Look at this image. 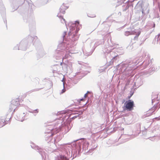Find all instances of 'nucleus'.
Wrapping results in <instances>:
<instances>
[{
    "label": "nucleus",
    "instance_id": "1",
    "mask_svg": "<svg viewBox=\"0 0 160 160\" xmlns=\"http://www.w3.org/2000/svg\"><path fill=\"white\" fill-rule=\"evenodd\" d=\"M134 106V101L131 100H129L126 102L124 105L123 107V110H127L131 111L133 109Z\"/></svg>",
    "mask_w": 160,
    "mask_h": 160
},
{
    "label": "nucleus",
    "instance_id": "2",
    "mask_svg": "<svg viewBox=\"0 0 160 160\" xmlns=\"http://www.w3.org/2000/svg\"><path fill=\"white\" fill-rule=\"evenodd\" d=\"M27 48L26 42L24 40L22 41L19 45L17 44L14 48V50L21 49L23 50H25Z\"/></svg>",
    "mask_w": 160,
    "mask_h": 160
},
{
    "label": "nucleus",
    "instance_id": "3",
    "mask_svg": "<svg viewBox=\"0 0 160 160\" xmlns=\"http://www.w3.org/2000/svg\"><path fill=\"white\" fill-rule=\"evenodd\" d=\"M60 48L59 46H58L57 49L55 50L54 54V57L56 58L57 60L56 61V62H58L59 63L60 62Z\"/></svg>",
    "mask_w": 160,
    "mask_h": 160
},
{
    "label": "nucleus",
    "instance_id": "4",
    "mask_svg": "<svg viewBox=\"0 0 160 160\" xmlns=\"http://www.w3.org/2000/svg\"><path fill=\"white\" fill-rule=\"evenodd\" d=\"M19 104L18 99H16L15 100H13L12 101V103L10 104V106L12 107L13 106L14 107L12 108V110H14V111L16 106H18Z\"/></svg>",
    "mask_w": 160,
    "mask_h": 160
},
{
    "label": "nucleus",
    "instance_id": "5",
    "mask_svg": "<svg viewBox=\"0 0 160 160\" xmlns=\"http://www.w3.org/2000/svg\"><path fill=\"white\" fill-rule=\"evenodd\" d=\"M49 131H47L45 132V133H48L49 134V135L48 136L49 137V140H48L47 138L46 139V140L47 141H48V140L50 141L52 139V136L53 135V134L52 133V131L53 130V128L52 127H50L48 128Z\"/></svg>",
    "mask_w": 160,
    "mask_h": 160
},
{
    "label": "nucleus",
    "instance_id": "6",
    "mask_svg": "<svg viewBox=\"0 0 160 160\" xmlns=\"http://www.w3.org/2000/svg\"><path fill=\"white\" fill-rule=\"evenodd\" d=\"M59 69L60 67L59 65H54L53 67V73L54 74L55 73H58V74H59ZM54 75H55V74Z\"/></svg>",
    "mask_w": 160,
    "mask_h": 160
},
{
    "label": "nucleus",
    "instance_id": "7",
    "mask_svg": "<svg viewBox=\"0 0 160 160\" xmlns=\"http://www.w3.org/2000/svg\"><path fill=\"white\" fill-rule=\"evenodd\" d=\"M5 124V118L2 117H0V128L4 126Z\"/></svg>",
    "mask_w": 160,
    "mask_h": 160
},
{
    "label": "nucleus",
    "instance_id": "8",
    "mask_svg": "<svg viewBox=\"0 0 160 160\" xmlns=\"http://www.w3.org/2000/svg\"><path fill=\"white\" fill-rule=\"evenodd\" d=\"M31 147L32 148H37V149L39 150L38 152H39L40 153L41 155L42 156H43V154L42 153V149L39 148L38 147H37V146H34V145L33 144L32 145H31Z\"/></svg>",
    "mask_w": 160,
    "mask_h": 160
},
{
    "label": "nucleus",
    "instance_id": "9",
    "mask_svg": "<svg viewBox=\"0 0 160 160\" xmlns=\"http://www.w3.org/2000/svg\"><path fill=\"white\" fill-rule=\"evenodd\" d=\"M18 120L22 122L23 121L24 119V118H23L22 116H21L20 115L18 116Z\"/></svg>",
    "mask_w": 160,
    "mask_h": 160
},
{
    "label": "nucleus",
    "instance_id": "10",
    "mask_svg": "<svg viewBox=\"0 0 160 160\" xmlns=\"http://www.w3.org/2000/svg\"><path fill=\"white\" fill-rule=\"evenodd\" d=\"M29 112L32 113H37L38 112V109L32 110V111H29Z\"/></svg>",
    "mask_w": 160,
    "mask_h": 160
},
{
    "label": "nucleus",
    "instance_id": "11",
    "mask_svg": "<svg viewBox=\"0 0 160 160\" xmlns=\"http://www.w3.org/2000/svg\"><path fill=\"white\" fill-rule=\"evenodd\" d=\"M61 160H68V159L66 157H63V158L61 157Z\"/></svg>",
    "mask_w": 160,
    "mask_h": 160
},
{
    "label": "nucleus",
    "instance_id": "12",
    "mask_svg": "<svg viewBox=\"0 0 160 160\" xmlns=\"http://www.w3.org/2000/svg\"><path fill=\"white\" fill-rule=\"evenodd\" d=\"M140 33H141V32H138V35L137 36H135V37H134V39H135V38H138V36L140 34Z\"/></svg>",
    "mask_w": 160,
    "mask_h": 160
},
{
    "label": "nucleus",
    "instance_id": "13",
    "mask_svg": "<svg viewBox=\"0 0 160 160\" xmlns=\"http://www.w3.org/2000/svg\"><path fill=\"white\" fill-rule=\"evenodd\" d=\"M85 100V99L82 98L80 100L78 101L79 103H81L82 101H84Z\"/></svg>",
    "mask_w": 160,
    "mask_h": 160
},
{
    "label": "nucleus",
    "instance_id": "14",
    "mask_svg": "<svg viewBox=\"0 0 160 160\" xmlns=\"http://www.w3.org/2000/svg\"><path fill=\"white\" fill-rule=\"evenodd\" d=\"M155 119H156L158 121L160 120V116L156 118Z\"/></svg>",
    "mask_w": 160,
    "mask_h": 160
},
{
    "label": "nucleus",
    "instance_id": "15",
    "mask_svg": "<svg viewBox=\"0 0 160 160\" xmlns=\"http://www.w3.org/2000/svg\"><path fill=\"white\" fill-rule=\"evenodd\" d=\"M65 91H66V90L64 88L62 90L61 93H63L64 92H65Z\"/></svg>",
    "mask_w": 160,
    "mask_h": 160
},
{
    "label": "nucleus",
    "instance_id": "16",
    "mask_svg": "<svg viewBox=\"0 0 160 160\" xmlns=\"http://www.w3.org/2000/svg\"><path fill=\"white\" fill-rule=\"evenodd\" d=\"M87 93H86L84 95V98H86L87 97Z\"/></svg>",
    "mask_w": 160,
    "mask_h": 160
},
{
    "label": "nucleus",
    "instance_id": "17",
    "mask_svg": "<svg viewBox=\"0 0 160 160\" xmlns=\"http://www.w3.org/2000/svg\"><path fill=\"white\" fill-rule=\"evenodd\" d=\"M57 17H58L59 18H60V15L59 13H58L57 15Z\"/></svg>",
    "mask_w": 160,
    "mask_h": 160
},
{
    "label": "nucleus",
    "instance_id": "18",
    "mask_svg": "<svg viewBox=\"0 0 160 160\" xmlns=\"http://www.w3.org/2000/svg\"><path fill=\"white\" fill-rule=\"evenodd\" d=\"M14 107H13V106H12V107H11L10 106V109L12 111V108H13Z\"/></svg>",
    "mask_w": 160,
    "mask_h": 160
},
{
    "label": "nucleus",
    "instance_id": "19",
    "mask_svg": "<svg viewBox=\"0 0 160 160\" xmlns=\"http://www.w3.org/2000/svg\"><path fill=\"white\" fill-rule=\"evenodd\" d=\"M60 114V112H57V115H59Z\"/></svg>",
    "mask_w": 160,
    "mask_h": 160
},
{
    "label": "nucleus",
    "instance_id": "20",
    "mask_svg": "<svg viewBox=\"0 0 160 160\" xmlns=\"http://www.w3.org/2000/svg\"><path fill=\"white\" fill-rule=\"evenodd\" d=\"M62 81L63 82V87H64V82H63V80H62Z\"/></svg>",
    "mask_w": 160,
    "mask_h": 160
},
{
    "label": "nucleus",
    "instance_id": "21",
    "mask_svg": "<svg viewBox=\"0 0 160 160\" xmlns=\"http://www.w3.org/2000/svg\"><path fill=\"white\" fill-rule=\"evenodd\" d=\"M22 3H23L24 2V0H22Z\"/></svg>",
    "mask_w": 160,
    "mask_h": 160
},
{
    "label": "nucleus",
    "instance_id": "22",
    "mask_svg": "<svg viewBox=\"0 0 160 160\" xmlns=\"http://www.w3.org/2000/svg\"><path fill=\"white\" fill-rule=\"evenodd\" d=\"M62 19L64 21H65V19L63 18H62Z\"/></svg>",
    "mask_w": 160,
    "mask_h": 160
},
{
    "label": "nucleus",
    "instance_id": "23",
    "mask_svg": "<svg viewBox=\"0 0 160 160\" xmlns=\"http://www.w3.org/2000/svg\"><path fill=\"white\" fill-rule=\"evenodd\" d=\"M159 36H160V38H159V39L160 40V34H159Z\"/></svg>",
    "mask_w": 160,
    "mask_h": 160
},
{
    "label": "nucleus",
    "instance_id": "24",
    "mask_svg": "<svg viewBox=\"0 0 160 160\" xmlns=\"http://www.w3.org/2000/svg\"><path fill=\"white\" fill-rule=\"evenodd\" d=\"M55 143H56V140H55Z\"/></svg>",
    "mask_w": 160,
    "mask_h": 160
},
{
    "label": "nucleus",
    "instance_id": "25",
    "mask_svg": "<svg viewBox=\"0 0 160 160\" xmlns=\"http://www.w3.org/2000/svg\"><path fill=\"white\" fill-rule=\"evenodd\" d=\"M3 10H4V7H3Z\"/></svg>",
    "mask_w": 160,
    "mask_h": 160
},
{
    "label": "nucleus",
    "instance_id": "26",
    "mask_svg": "<svg viewBox=\"0 0 160 160\" xmlns=\"http://www.w3.org/2000/svg\"><path fill=\"white\" fill-rule=\"evenodd\" d=\"M87 102H86V103L85 104V105H86V104H87Z\"/></svg>",
    "mask_w": 160,
    "mask_h": 160
},
{
    "label": "nucleus",
    "instance_id": "27",
    "mask_svg": "<svg viewBox=\"0 0 160 160\" xmlns=\"http://www.w3.org/2000/svg\"><path fill=\"white\" fill-rule=\"evenodd\" d=\"M57 144L56 143V146L57 145Z\"/></svg>",
    "mask_w": 160,
    "mask_h": 160
},
{
    "label": "nucleus",
    "instance_id": "28",
    "mask_svg": "<svg viewBox=\"0 0 160 160\" xmlns=\"http://www.w3.org/2000/svg\"><path fill=\"white\" fill-rule=\"evenodd\" d=\"M58 160H59V159H58Z\"/></svg>",
    "mask_w": 160,
    "mask_h": 160
}]
</instances>
